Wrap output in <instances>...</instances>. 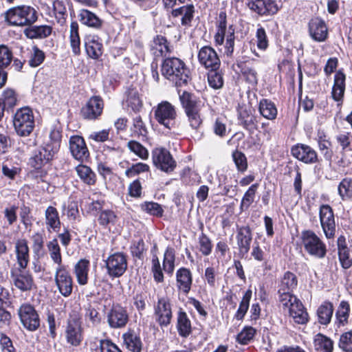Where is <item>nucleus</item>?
<instances>
[{"label": "nucleus", "instance_id": "1", "mask_svg": "<svg viewBox=\"0 0 352 352\" xmlns=\"http://www.w3.org/2000/svg\"><path fill=\"white\" fill-rule=\"evenodd\" d=\"M179 100L185 110L190 126L193 129H199L203 122L201 111L204 103L188 91H184L179 94Z\"/></svg>", "mask_w": 352, "mask_h": 352}, {"label": "nucleus", "instance_id": "2", "mask_svg": "<svg viewBox=\"0 0 352 352\" xmlns=\"http://www.w3.org/2000/svg\"><path fill=\"white\" fill-rule=\"evenodd\" d=\"M151 52L153 56V65L157 66L158 60H161V66H184V62L176 57L165 58L170 52L166 38L162 35H157L151 43Z\"/></svg>", "mask_w": 352, "mask_h": 352}, {"label": "nucleus", "instance_id": "3", "mask_svg": "<svg viewBox=\"0 0 352 352\" xmlns=\"http://www.w3.org/2000/svg\"><path fill=\"white\" fill-rule=\"evenodd\" d=\"M38 19L36 10L28 6H16L5 14V20L12 26H29Z\"/></svg>", "mask_w": 352, "mask_h": 352}, {"label": "nucleus", "instance_id": "4", "mask_svg": "<svg viewBox=\"0 0 352 352\" xmlns=\"http://www.w3.org/2000/svg\"><path fill=\"white\" fill-rule=\"evenodd\" d=\"M300 239L305 251L316 258L325 257L327 250L325 243L312 230H307L301 232Z\"/></svg>", "mask_w": 352, "mask_h": 352}, {"label": "nucleus", "instance_id": "5", "mask_svg": "<svg viewBox=\"0 0 352 352\" xmlns=\"http://www.w3.org/2000/svg\"><path fill=\"white\" fill-rule=\"evenodd\" d=\"M16 133L23 137L28 136L34 128V118L29 107H23L16 111L13 119Z\"/></svg>", "mask_w": 352, "mask_h": 352}, {"label": "nucleus", "instance_id": "6", "mask_svg": "<svg viewBox=\"0 0 352 352\" xmlns=\"http://www.w3.org/2000/svg\"><path fill=\"white\" fill-rule=\"evenodd\" d=\"M285 311H287L293 322L298 324H305L309 321L308 313L298 298H285L280 303Z\"/></svg>", "mask_w": 352, "mask_h": 352}, {"label": "nucleus", "instance_id": "7", "mask_svg": "<svg viewBox=\"0 0 352 352\" xmlns=\"http://www.w3.org/2000/svg\"><path fill=\"white\" fill-rule=\"evenodd\" d=\"M65 336L67 342L73 346H78L82 342V322L78 314L74 313L69 315L65 327Z\"/></svg>", "mask_w": 352, "mask_h": 352}, {"label": "nucleus", "instance_id": "8", "mask_svg": "<svg viewBox=\"0 0 352 352\" xmlns=\"http://www.w3.org/2000/svg\"><path fill=\"white\" fill-rule=\"evenodd\" d=\"M154 116L159 124L170 129L177 116L175 107L168 101H162L153 108Z\"/></svg>", "mask_w": 352, "mask_h": 352}, {"label": "nucleus", "instance_id": "9", "mask_svg": "<svg viewBox=\"0 0 352 352\" xmlns=\"http://www.w3.org/2000/svg\"><path fill=\"white\" fill-rule=\"evenodd\" d=\"M153 164L161 170L170 173L176 167V162L170 152L164 148H156L152 151Z\"/></svg>", "mask_w": 352, "mask_h": 352}, {"label": "nucleus", "instance_id": "10", "mask_svg": "<svg viewBox=\"0 0 352 352\" xmlns=\"http://www.w3.org/2000/svg\"><path fill=\"white\" fill-rule=\"evenodd\" d=\"M20 320L23 327L29 331H36L40 326L39 316L30 304H23L18 310Z\"/></svg>", "mask_w": 352, "mask_h": 352}, {"label": "nucleus", "instance_id": "11", "mask_svg": "<svg viewBox=\"0 0 352 352\" xmlns=\"http://www.w3.org/2000/svg\"><path fill=\"white\" fill-rule=\"evenodd\" d=\"M26 268L12 267L10 277L13 285L21 292L30 291L34 285V279L31 273L25 271Z\"/></svg>", "mask_w": 352, "mask_h": 352}, {"label": "nucleus", "instance_id": "12", "mask_svg": "<svg viewBox=\"0 0 352 352\" xmlns=\"http://www.w3.org/2000/svg\"><path fill=\"white\" fill-rule=\"evenodd\" d=\"M320 221L327 239H333L336 234V222L333 209L327 204L322 205L319 210Z\"/></svg>", "mask_w": 352, "mask_h": 352}, {"label": "nucleus", "instance_id": "13", "mask_svg": "<svg viewBox=\"0 0 352 352\" xmlns=\"http://www.w3.org/2000/svg\"><path fill=\"white\" fill-rule=\"evenodd\" d=\"M107 273L113 278L121 276L127 268V261L125 255L116 252L110 255L105 261Z\"/></svg>", "mask_w": 352, "mask_h": 352}, {"label": "nucleus", "instance_id": "14", "mask_svg": "<svg viewBox=\"0 0 352 352\" xmlns=\"http://www.w3.org/2000/svg\"><path fill=\"white\" fill-rule=\"evenodd\" d=\"M55 283L59 292L65 297L71 295L73 289V279L66 266L56 267Z\"/></svg>", "mask_w": 352, "mask_h": 352}, {"label": "nucleus", "instance_id": "15", "mask_svg": "<svg viewBox=\"0 0 352 352\" xmlns=\"http://www.w3.org/2000/svg\"><path fill=\"white\" fill-rule=\"evenodd\" d=\"M248 6L252 11L264 16H273L280 10L276 0H249Z\"/></svg>", "mask_w": 352, "mask_h": 352}, {"label": "nucleus", "instance_id": "16", "mask_svg": "<svg viewBox=\"0 0 352 352\" xmlns=\"http://www.w3.org/2000/svg\"><path fill=\"white\" fill-rule=\"evenodd\" d=\"M155 320L161 327H167L171 321L173 314L170 300L165 297L160 298L155 307Z\"/></svg>", "mask_w": 352, "mask_h": 352}, {"label": "nucleus", "instance_id": "17", "mask_svg": "<svg viewBox=\"0 0 352 352\" xmlns=\"http://www.w3.org/2000/svg\"><path fill=\"white\" fill-rule=\"evenodd\" d=\"M297 283L298 281L295 274L290 272H287L284 274L278 285V293L279 294L280 303L283 302L285 298L290 299L292 298H297L292 294L293 290L297 286Z\"/></svg>", "mask_w": 352, "mask_h": 352}, {"label": "nucleus", "instance_id": "18", "mask_svg": "<svg viewBox=\"0 0 352 352\" xmlns=\"http://www.w3.org/2000/svg\"><path fill=\"white\" fill-rule=\"evenodd\" d=\"M129 316L126 308L116 305L107 314V322L111 328L121 329L129 322Z\"/></svg>", "mask_w": 352, "mask_h": 352}, {"label": "nucleus", "instance_id": "19", "mask_svg": "<svg viewBox=\"0 0 352 352\" xmlns=\"http://www.w3.org/2000/svg\"><path fill=\"white\" fill-rule=\"evenodd\" d=\"M162 74L179 87L186 85L189 79L188 67H161Z\"/></svg>", "mask_w": 352, "mask_h": 352}, {"label": "nucleus", "instance_id": "20", "mask_svg": "<svg viewBox=\"0 0 352 352\" xmlns=\"http://www.w3.org/2000/svg\"><path fill=\"white\" fill-rule=\"evenodd\" d=\"M56 153L50 146L45 145L34 152L33 156L30 158L29 164L34 168L40 169L48 164Z\"/></svg>", "mask_w": 352, "mask_h": 352}, {"label": "nucleus", "instance_id": "21", "mask_svg": "<svg viewBox=\"0 0 352 352\" xmlns=\"http://www.w3.org/2000/svg\"><path fill=\"white\" fill-rule=\"evenodd\" d=\"M309 33L315 41L323 42L328 37V28L323 20L316 17L311 19L309 23Z\"/></svg>", "mask_w": 352, "mask_h": 352}, {"label": "nucleus", "instance_id": "22", "mask_svg": "<svg viewBox=\"0 0 352 352\" xmlns=\"http://www.w3.org/2000/svg\"><path fill=\"white\" fill-rule=\"evenodd\" d=\"M69 150L72 156L80 162L86 160L89 155L84 139L78 135H74L70 138Z\"/></svg>", "mask_w": 352, "mask_h": 352}, {"label": "nucleus", "instance_id": "23", "mask_svg": "<svg viewBox=\"0 0 352 352\" xmlns=\"http://www.w3.org/2000/svg\"><path fill=\"white\" fill-rule=\"evenodd\" d=\"M292 154L295 158L305 164H313L318 160L316 152L306 144H297L293 146Z\"/></svg>", "mask_w": 352, "mask_h": 352}, {"label": "nucleus", "instance_id": "24", "mask_svg": "<svg viewBox=\"0 0 352 352\" xmlns=\"http://www.w3.org/2000/svg\"><path fill=\"white\" fill-rule=\"evenodd\" d=\"M236 242L239 247V254L243 258L246 256L250 249L252 239V230L249 226L238 228L236 234Z\"/></svg>", "mask_w": 352, "mask_h": 352}, {"label": "nucleus", "instance_id": "25", "mask_svg": "<svg viewBox=\"0 0 352 352\" xmlns=\"http://www.w3.org/2000/svg\"><path fill=\"white\" fill-rule=\"evenodd\" d=\"M103 107V100L100 97H91L82 109V116L89 120L97 119L102 114Z\"/></svg>", "mask_w": 352, "mask_h": 352}, {"label": "nucleus", "instance_id": "26", "mask_svg": "<svg viewBox=\"0 0 352 352\" xmlns=\"http://www.w3.org/2000/svg\"><path fill=\"white\" fill-rule=\"evenodd\" d=\"M14 252L18 266L16 267L26 268L30 261L29 247L25 239H19L14 245Z\"/></svg>", "mask_w": 352, "mask_h": 352}, {"label": "nucleus", "instance_id": "27", "mask_svg": "<svg viewBox=\"0 0 352 352\" xmlns=\"http://www.w3.org/2000/svg\"><path fill=\"white\" fill-rule=\"evenodd\" d=\"M85 47L87 56L91 58L98 59L102 54V44L96 35H88L85 38Z\"/></svg>", "mask_w": 352, "mask_h": 352}, {"label": "nucleus", "instance_id": "28", "mask_svg": "<svg viewBox=\"0 0 352 352\" xmlns=\"http://www.w3.org/2000/svg\"><path fill=\"white\" fill-rule=\"evenodd\" d=\"M345 74L341 71H338L334 76V83L332 87L331 96L333 99L338 102V105L340 106L343 101L345 91Z\"/></svg>", "mask_w": 352, "mask_h": 352}, {"label": "nucleus", "instance_id": "29", "mask_svg": "<svg viewBox=\"0 0 352 352\" xmlns=\"http://www.w3.org/2000/svg\"><path fill=\"white\" fill-rule=\"evenodd\" d=\"M176 282L178 290L187 294L191 289L192 283L190 271L185 267L179 268L176 272Z\"/></svg>", "mask_w": 352, "mask_h": 352}, {"label": "nucleus", "instance_id": "30", "mask_svg": "<svg viewBox=\"0 0 352 352\" xmlns=\"http://www.w3.org/2000/svg\"><path fill=\"white\" fill-rule=\"evenodd\" d=\"M45 225L48 232H58L60 228V220L56 208L50 206L45 211Z\"/></svg>", "mask_w": 352, "mask_h": 352}, {"label": "nucleus", "instance_id": "31", "mask_svg": "<svg viewBox=\"0 0 352 352\" xmlns=\"http://www.w3.org/2000/svg\"><path fill=\"white\" fill-rule=\"evenodd\" d=\"M52 28L50 25H29L24 30L25 36L30 39H43L52 34Z\"/></svg>", "mask_w": 352, "mask_h": 352}, {"label": "nucleus", "instance_id": "32", "mask_svg": "<svg viewBox=\"0 0 352 352\" xmlns=\"http://www.w3.org/2000/svg\"><path fill=\"white\" fill-rule=\"evenodd\" d=\"M200 63L204 66H217L220 64V60L216 52L208 46L202 47L198 54Z\"/></svg>", "mask_w": 352, "mask_h": 352}, {"label": "nucleus", "instance_id": "33", "mask_svg": "<svg viewBox=\"0 0 352 352\" xmlns=\"http://www.w3.org/2000/svg\"><path fill=\"white\" fill-rule=\"evenodd\" d=\"M89 267L90 262L85 258L79 260L74 265V272L76 280L80 285H85L87 284Z\"/></svg>", "mask_w": 352, "mask_h": 352}, {"label": "nucleus", "instance_id": "34", "mask_svg": "<svg viewBox=\"0 0 352 352\" xmlns=\"http://www.w3.org/2000/svg\"><path fill=\"white\" fill-rule=\"evenodd\" d=\"M226 13L221 11L217 24V31L214 35V43L216 45H221L223 44L226 34H227V20Z\"/></svg>", "mask_w": 352, "mask_h": 352}, {"label": "nucleus", "instance_id": "35", "mask_svg": "<svg viewBox=\"0 0 352 352\" xmlns=\"http://www.w3.org/2000/svg\"><path fill=\"white\" fill-rule=\"evenodd\" d=\"M177 320L179 334L184 338L188 336L192 331L191 322L186 313L182 309L179 310Z\"/></svg>", "mask_w": 352, "mask_h": 352}, {"label": "nucleus", "instance_id": "36", "mask_svg": "<svg viewBox=\"0 0 352 352\" xmlns=\"http://www.w3.org/2000/svg\"><path fill=\"white\" fill-rule=\"evenodd\" d=\"M239 119L241 124L247 130L251 131L256 128L257 120L250 108L241 109L239 111Z\"/></svg>", "mask_w": 352, "mask_h": 352}, {"label": "nucleus", "instance_id": "37", "mask_svg": "<svg viewBox=\"0 0 352 352\" xmlns=\"http://www.w3.org/2000/svg\"><path fill=\"white\" fill-rule=\"evenodd\" d=\"M333 313V305L331 302H324L318 309L317 315L318 322L321 324L327 325L331 320Z\"/></svg>", "mask_w": 352, "mask_h": 352}, {"label": "nucleus", "instance_id": "38", "mask_svg": "<svg viewBox=\"0 0 352 352\" xmlns=\"http://www.w3.org/2000/svg\"><path fill=\"white\" fill-rule=\"evenodd\" d=\"M47 248L49 255L53 263L57 265L56 267H64L63 258L60 252V248L56 239L50 241L47 243Z\"/></svg>", "mask_w": 352, "mask_h": 352}, {"label": "nucleus", "instance_id": "39", "mask_svg": "<svg viewBox=\"0 0 352 352\" xmlns=\"http://www.w3.org/2000/svg\"><path fill=\"white\" fill-rule=\"evenodd\" d=\"M318 144L320 153L323 155L324 159L331 162L333 152L331 148V142L324 133H318Z\"/></svg>", "mask_w": 352, "mask_h": 352}, {"label": "nucleus", "instance_id": "40", "mask_svg": "<svg viewBox=\"0 0 352 352\" xmlns=\"http://www.w3.org/2000/svg\"><path fill=\"white\" fill-rule=\"evenodd\" d=\"M124 342L126 348L133 352H140L142 342L140 338L133 331H128L122 335Z\"/></svg>", "mask_w": 352, "mask_h": 352}, {"label": "nucleus", "instance_id": "41", "mask_svg": "<svg viewBox=\"0 0 352 352\" xmlns=\"http://www.w3.org/2000/svg\"><path fill=\"white\" fill-rule=\"evenodd\" d=\"M260 113L267 120H274L277 116V109L273 102L262 99L258 107Z\"/></svg>", "mask_w": 352, "mask_h": 352}, {"label": "nucleus", "instance_id": "42", "mask_svg": "<svg viewBox=\"0 0 352 352\" xmlns=\"http://www.w3.org/2000/svg\"><path fill=\"white\" fill-rule=\"evenodd\" d=\"M80 21L89 27L99 28L102 25V21L94 13L88 10L82 9L79 14Z\"/></svg>", "mask_w": 352, "mask_h": 352}, {"label": "nucleus", "instance_id": "43", "mask_svg": "<svg viewBox=\"0 0 352 352\" xmlns=\"http://www.w3.org/2000/svg\"><path fill=\"white\" fill-rule=\"evenodd\" d=\"M76 171L80 179L89 186L94 185L96 182L95 173L87 166L80 164L76 167Z\"/></svg>", "mask_w": 352, "mask_h": 352}, {"label": "nucleus", "instance_id": "44", "mask_svg": "<svg viewBox=\"0 0 352 352\" xmlns=\"http://www.w3.org/2000/svg\"><path fill=\"white\" fill-rule=\"evenodd\" d=\"M314 349L317 352H332V340L322 334L318 333L314 340Z\"/></svg>", "mask_w": 352, "mask_h": 352}, {"label": "nucleus", "instance_id": "45", "mask_svg": "<svg viewBox=\"0 0 352 352\" xmlns=\"http://www.w3.org/2000/svg\"><path fill=\"white\" fill-rule=\"evenodd\" d=\"M175 251L168 247L164 254L163 270L168 274H172L175 269Z\"/></svg>", "mask_w": 352, "mask_h": 352}, {"label": "nucleus", "instance_id": "46", "mask_svg": "<svg viewBox=\"0 0 352 352\" xmlns=\"http://www.w3.org/2000/svg\"><path fill=\"white\" fill-rule=\"evenodd\" d=\"M219 69V67H212L208 73V84L215 89L221 88L223 85V76Z\"/></svg>", "mask_w": 352, "mask_h": 352}, {"label": "nucleus", "instance_id": "47", "mask_svg": "<svg viewBox=\"0 0 352 352\" xmlns=\"http://www.w3.org/2000/svg\"><path fill=\"white\" fill-rule=\"evenodd\" d=\"M70 45L73 52L78 54L80 52V41L78 34V25L77 22H72L70 25Z\"/></svg>", "mask_w": 352, "mask_h": 352}, {"label": "nucleus", "instance_id": "48", "mask_svg": "<svg viewBox=\"0 0 352 352\" xmlns=\"http://www.w3.org/2000/svg\"><path fill=\"white\" fill-rule=\"evenodd\" d=\"M53 10L57 22L63 24L67 17V11L65 3L62 1L55 0L53 3Z\"/></svg>", "mask_w": 352, "mask_h": 352}, {"label": "nucleus", "instance_id": "49", "mask_svg": "<svg viewBox=\"0 0 352 352\" xmlns=\"http://www.w3.org/2000/svg\"><path fill=\"white\" fill-rule=\"evenodd\" d=\"M349 312L350 305L349 302L345 300L341 301L336 313V319L340 324L344 325L347 323Z\"/></svg>", "mask_w": 352, "mask_h": 352}, {"label": "nucleus", "instance_id": "50", "mask_svg": "<svg viewBox=\"0 0 352 352\" xmlns=\"http://www.w3.org/2000/svg\"><path fill=\"white\" fill-rule=\"evenodd\" d=\"M252 292L248 289L244 294L243 298L240 302L239 307L236 313L235 318L237 320H241L245 315L250 305V301L252 298Z\"/></svg>", "mask_w": 352, "mask_h": 352}, {"label": "nucleus", "instance_id": "51", "mask_svg": "<svg viewBox=\"0 0 352 352\" xmlns=\"http://www.w3.org/2000/svg\"><path fill=\"white\" fill-rule=\"evenodd\" d=\"M338 194L342 200L352 197V179L345 178L338 185Z\"/></svg>", "mask_w": 352, "mask_h": 352}, {"label": "nucleus", "instance_id": "52", "mask_svg": "<svg viewBox=\"0 0 352 352\" xmlns=\"http://www.w3.org/2000/svg\"><path fill=\"white\" fill-rule=\"evenodd\" d=\"M338 257L341 266L349 269L352 266V258L350 257L349 250L346 245H338Z\"/></svg>", "mask_w": 352, "mask_h": 352}, {"label": "nucleus", "instance_id": "53", "mask_svg": "<svg viewBox=\"0 0 352 352\" xmlns=\"http://www.w3.org/2000/svg\"><path fill=\"white\" fill-rule=\"evenodd\" d=\"M226 37V45H225V51L224 54L228 56H232L234 52V29L232 25H230L227 32V34L225 36Z\"/></svg>", "mask_w": 352, "mask_h": 352}, {"label": "nucleus", "instance_id": "54", "mask_svg": "<svg viewBox=\"0 0 352 352\" xmlns=\"http://www.w3.org/2000/svg\"><path fill=\"white\" fill-rule=\"evenodd\" d=\"M84 316L85 320L89 321L93 326L100 324L101 320L98 311L91 305L85 308Z\"/></svg>", "mask_w": 352, "mask_h": 352}, {"label": "nucleus", "instance_id": "55", "mask_svg": "<svg viewBox=\"0 0 352 352\" xmlns=\"http://www.w3.org/2000/svg\"><path fill=\"white\" fill-rule=\"evenodd\" d=\"M128 148L131 152L142 160H146L148 157V150L137 141H129L128 142Z\"/></svg>", "mask_w": 352, "mask_h": 352}, {"label": "nucleus", "instance_id": "56", "mask_svg": "<svg viewBox=\"0 0 352 352\" xmlns=\"http://www.w3.org/2000/svg\"><path fill=\"white\" fill-rule=\"evenodd\" d=\"M256 329L252 327H245L236 336V340L241 344H248L254 337Z\"/></svg>", "mask_w": 352, "mask_h": 352}, {"label": "nucleus", "instance_id": "57", "mask_svg": "<svg viewBox=\"0 0 352 352\" xmlns=\"http://www.w3.org/2000/svg\"><path fill=\"white\" fill-rule=\"evenodd\" d=\"M0 99L5 109L6 107L12 108L16 105L17 101L15 92L10 89H6L2 94V98Z\"/></svg>", "mask_w": 352, "mask_h": 352}, {"label": "nucleus", "instance_id": "58", "mask_svg": "<svg viewBox=\"0 0 352 352\" xmlns=\"http://www.w3.org/2000/svg\"><path fill=\"white\" fill-rule=\"evenodd\" d=\"M96 352H122L119 347L109 339L100 340Z\"/></svg>", "mask_w": 352, "mask_h": 352}, {"label": "nucleus", "instance_id": "59", "mask_svg": "<svg viewBox=\"0 0 352 352\" xmlns=\"http://www.w3.org/2000/svg\"><path fill=\"white\" fill-rule=\"evenodd\" d=\"M258 184H252L248 190L245 192L241 203V208H248L250 204L254 201L256 191L258 188Z\"/></svg>", "mask_w": 352, "mask_h": 352}, {"label": "nucleus", "instance_id": "60", "mask_svg": "<svg viewBox=\"0 0 352 352\" xmlns=\"http://www.w3.org/2000/svg\"><path fill=\"white\" fill-rule=\"evenodd\" d=\"M232 158L237 170L244 172L248 168V162L245 155L241 151H235L232 153Z\"/></svg>", "mask_w": 352, "mask_h": 352}, {"label": "nucleus", "instance_id": "61", "mask_svg": "<svg viewBox=\"0 0 352 352\" xmlns=\"http://www.w3.org/2000/svg\"><path fill=\"white\" fill-rule=\"evenodd\" d=\"M32 242V249L34 254L39 255L44 247L43 235L40 232H36L30 237Z\"/></svg>", "mask_w": 352, "mask_h": 352}, {"label": "nucleus", "instance_id": "62", "mask_svg": "<svg viewBox=\"0 0 352 352\" xmlns=\"http://www.w3.org/2000/svg\"><path fill=\"white\" fill-rule=\"evenodd\" d=\"M148 170L149 166L146 164L139 162L126 169L125 170V175L127 177H133L142 173L147 172Z\"/></svg>", "mask_w": 352, "mask_h": 352}, {"label": "nucleus", "instance_id": "63", "mask_svg": "<svg viewBox=\"0 0 352 352\" xmlns=\"http://www.w3.org/2000/svg\"><path fill=\"white\" fill-rule=\"evenodd\" d=\"M339 347L345 352H352V330L340 336Z\"/></svg>", "mask_w": 352, "mask_h": 352}, {"label": "nucleus", "instance_id": "64", "mask_svg": "<svg viewBox=\"0 0 352 352\" xmlns=\"http://www.w3.org/2000/svg\"><path fill=\"white\" fill-rule=\"evenodd\" d=\"M336 140L338 143L341 146L342 150L349 149L352 150L351 142L352 135L349 132H344L339 133L336 136Z\"/></svg>", "mask_w": 352, "mask_h": 352}]
</instances>
